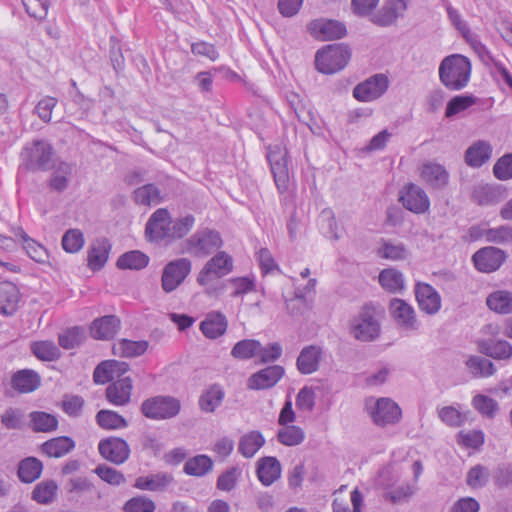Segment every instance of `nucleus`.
Wrapping results in <instances>:
<instances>
[{"instance_id": "obj_1", "label": "nucleus", "mask_w": 512, "mask_h": 512, "mask_svg": "<svg viewBox=\"0 0 512 512\" xmlns=\"http://www.w3.org/2000/svg\"><path fill=\"white\" fill-rule=\"evenodd\" d=\"M470 60L460 54L445 57L439 66V79L449 90L458 91L465 88L470 80Z\"/></svg>"}, {"instance_id": "obj_5", "label": "nucleus", "mask_w": 512, "mask_h": 512, "mask_svg": "<svg viewBox=\"0 0 512 512\" xmlns=\"http://www.w3.org/2000/svg\"><path fill=\"white\" fill-rule=\"evenodd\" d=\"M350 59V51L343 44H332L318 50L315 55L316 69L323 74L342 70Z\"/></svg>"}, {"instance_id": "obj_50", "label": "nucleus", "mask_w": 512, "mask_h": 512, "mask_svg": "<svg viewBox=\"0 0 512 512\" xmlns=\"http://www.w3.org/2000/svg\"><path fill=\"white\" fill-rule=\"evenodd\" d=\"M213 467L212 460L206 455H198L189 459L184 465V472L192 476H203Z\"/></svg>"}, {"instance_id": "obj_11", "label": "nucleus", "mask_w": 512, "mask_h": 512, "mask_svg": "<svg viewBox=\"0 0 512 512\" xmlns=\"http://www.w3.org/2000/svg\"><path fill=\"white\" fill-rule=\"evenodd\" d=\"M399 201L405 209L415 214H424L430 208L426 191L414 183H409L402 188Z\"/></svg>"}, {"instance_id": "obj_46", "label": "nucleus", "mask_w": 512, "mask_h": 512, "mask_svg": "<svg viewBox=\"0 0 512 512\" xmlns=\"http://www.w3.org/2000/svg\"><path fill=\"white\" fill-rule=\"evenodd\" d=\"M305 439L304 430L296 425L283 426L277 432V440L285 446L300 445Z\"/></svg>"}, {"instance_id": "obj_14", "label": "nucleus", "mask_w": 512, "mask_h": 512, "mask_svg": "<svg viewBox=\"0 0 512 512\" xmlns=\"http://www.w3.org/2000/svg\"><path fill=\"white\" fill-rule=\"evenodd\" d=\"M98 451L105 460L115 465L123 464L130 456L128 443L120 437L111 436L101 439L98 444Z\"/></svg>"}, {"instance_id": "obj_18", "label": "nucleus", "mask_w": 512, "mask_h": 512, "mask_svg": "<svg viewBox=\"0 0 512 512\" xmlns=\"http://www.w3.org/2000/svg\"><path fill=\"white\" fill-rule=\"evenodd\" d=\"M170 217L166 209L156 210L146 223V236L154 242L169 240Z\"/></svg>"}, {"instance_id": "obj_27", "label": "nucleus", "mask_w": 512, "mask_h": 512, "mask_svg": "<svg viewBox=\"0 0 512 512\" xmlns=\"http://www.w3.org/2000/svg\"><path fill=\"white\" fill-rule=\"evenodd\" d=\"M323 350L316 345L304 347L298 358L297 368L302 374H312L319 368V363L322 359Z\"/></svg>"}, {"instance_id": "obj_36", "label": "nucleus", "mask_w": 512, "mask_h": 512, "mask_svg": "<svg viewBox=\"0 0 512 512\" xmlns=\"http://www.w3.org/2000/svg\"><path fill=\"white\" fill-rule=\"evenodd\" d=\"M488 308L498 314L512 313V292L507 290H496L486 298Z\"/></svg>"}, {"instance_id": "obj_34", "label": "nucleus", "mask_w": 512, "mask_h": 512, "mask_svg": "<svg viewBox=\"0 0 512 512\" xmlns=\"http://www.w3.org/2000/svg\"><path fill=\"white\" fill-rule=\"evenodd\" d=\"M128 365L116 360H106L98 364L93 372V380L96 384H106L113 380L117 372H125Z\"/></svg>"}, {"instance_id": "obj_2", "label": "nucleus", "mask_w": 512, "mask_h": 512, "mask_svg": "<svg viewBox=\"0 0 512 512\" xmlns=\"http://www.w3.org/2000/svg\"><path fill=\"white\" fill-rule=\"evenodd\" d=\"M23 164L31 171H48L57 161L53 146L46 140L38 139L28 143L21 152Z\"/></svg>"}, {"instance_id": "obj_9", "label": "nucleus", "mask_w": 512, "mask_h": 512, "mask_svg": "<svg viewBox=\"0 0 512 512\" xmlns=\"http://www.w3.org/2000/svg\"><path fill=\"white\" fill-rule=\"evenodd\" d=\"M389 80L384 74H375L357 84L353 96L361 102H371L380 98L388 89Z\"/></svg>"}, {"instance_id": "obj_24", "label": "nucleus", "mask_w": 512, "mask_h": 512, "mask_svg": "<svg viewBox=\"0 0 512 512\" xmlns=\"http://www.w3.org/2000/svg\"><path fill=\"white\" fill-rule=\"evenodd\" d=\"M111 244L107 238L95 239L88 250V267L93 271L101 270L108 261Z\"/></svg>"}, {"instance_id": "obj_12", "label": "nucleus", "mask_w": 512, "mask_h": 512, "mask_svg": "<svg viewBox=\"0 0 512 512\" xmlns=\"http://www.w3.org/2000/svg\"><path fill=\"white\" fill-rule=\"evenodd\" d=\"M370 416L377 426L393 425L401 419V409L390 398H379L369 408Z\"/></svg>"}, {"instance_id": "obj_59", "label": "nucleus", "mask_w": 512, "mask_h": 512, "mask_svg": "<svg viewBox=\"0 0 512 512\" xmlns=\"http://www.w3.org/2000/svg\"><path fill=\"white\" fill-rule=\"evenodd\" d=\"M84 242V235L79 229H69L62 237V247L68 253L80 251Z\"/></svg>"}, {"instance_id": "obj_19", "label": "nucleus", "mask_w": 512, "mask_h": 512, "mask_svg": "<svg viewBox=\"0 0 512 512\" xmlns=\"http://www.w3.org/2000/svg\"><path fill=\"white\" fill-rule=\"evenodd\" d=\"M422 181L432 189L441 190L448 185L449 173L446 168L436 162L427 161L420 167Z\"/></svg>"}, {"instance_id": "obj_25", "label": "nucleus", "mask_w": 512, "mask_h": 512, "mask_svg": "<svg viewBox=\"0 0 512 512\" xmlns=\"http://www.w3.org/2000/svg\"><path fill=\"white\" fill-rule=\"evenodd\" d=\"M228 327V321L224 314L218 311H211L205 315L200 323V330L205 337L217 339L224 335Z\"/></svg>"}, {"instance_id": "obj_57", "label": "nucleus", "mask_w": 512, "mask_h": 512, "mask_svg": "<svg viewBox=\"0 0 512 512\" xmlns=\"http://www.w3.org/2000/svg\"><path fill=\"white\" fill-rule=\"evenodd\" d=\"M195 219L192 215H187L183 218L170 220L169 227V240L179 239L189 233L194 225Z\"/></svg>"}, {"instance_id": "obj_40", "label": "nucleus", "mask_w": 512, "mask_h": 512, "mask_svg": "<svg viewBox=\"0 0 512 512\" xmlns=\"http://www.w3.org/2000/svg\"><path fill=\"white\" fill-rule=\"evenodd\" d=\"M465 365L474 378H487L496 372L493 362L481 356H470Z\"/></svg>"}, {"instance_id": "obj_61", "label": "nucleus", "mask_w": 512, "mask_h": 512, "mask_svg": "<svg viewBox=\"0 0 512 512\" xmlns=\"http://www.w3.org/2000/svg\"><path fill=\"white\" fill-rule=\"evenodd\" d=\"M401 16H403V14L395 10L391 4L387 3L372 16L371 21L378 26L386 27L392 25L397 18Z\"/></svg>"}, {"instance_id": "obj_10", "label": "nucleus", "mask_w": 512, "mask_h": 512, "mask_svg": "<svg viewBox=\"0 0 512 512\" xmlns=\"http://www.w3.org/2000/svg\"><path fill=\"white\" fill-rule=\"evenodd\" d=\"M232 269V257L223 251L218 252L204 265L197 277V282L200 285H206L213 278H221L229 274Z\"/></svg>"}, {"instance_id": "obj_32", "label": "nucleus", "mask_w": 512, "mask_h": 512, "mask_svg": "<svg viewBox=\"0 0 512 512\" xmlns=\"http://www.w3.org/2000/svg\"><path fill=\"white\" fill-rule=\"evenodd\" d=\"M491 154V145L487 141L478 140L465 151V162L470 167L478 168L490 159Z\"/></svg>"}, {"instance_id": "obj_38", "label": "nucleus", "mask_w": 512, "mask_h": 512, "mask_svg": "<svg viewBox=\"0 0 512 512\" xmlns=\"http://www.w3.org/2000/svg\"><path fill=\"white\" fill-rule=\"evenodd\" d=\"M43 464L35 457H27L19 462L18 477L23 483H32L36 481L42 473Z\"/></svg>"}, {"instance_id": "obj_28", "label": "nucleus", "mask_w": 512, "mask_h": 512, "mask_svg": "<svg viewBox=\"0 0 512 512\" xmlns=\"http://www.w3.org/2000/svg\"><path fill=\"white\" fill-rule=\"evenodd\" d=\"M479 351L496 360H508L512 357V345L507 340H482L478 343Z\"/></svg>"}, {"instance_id": "obj_63", "label": "nucleus", "mask_w": 512, "mask_h": 512, "mask_svg": "<svg viewBox=\"0 0 512 512\" xmlns=\"http://www.w3.org/2000/svg\"><path fill=\"white\" fill-rule=\"evenodd\" d=\"M123 510L124 512H154L155 503L145 496H137L128 500Z\"/></svg>"}, {"instance_id": "obj_3", "label": "nucleus", "mask_w": 512, "mask_h": 512, "mask_svg": "<svg viewBox=\"0 0 512 512\" xmlns=\"http://www.w3.org/2000/svg\"><path fill=\"white\" fill-rule=\"evenodd\" d=\"M381 325L376 317L375 308L366 304L349 320V334L361 342H373L378 339Z\"/></svg>"}, {"instance_id": "obj_43", "label": "nucleus", "mask_w": 512, "mask_h": 512, "mask_svg": "<svg viewBox=\"0 0 512 512\" xmlns=\"http://www.w3.org/2000/svg\"><path fill=\"white\" fill-rule=\"evenodd\" d=\"M149 263V257L139 250H132L122 254L117 260L119 269L141 270Z\"/></svg>"}, {"instance_id": "obj_29", "label": "nucleus", "mask_w": 512, "mask_h": 512, "mask_svg": "<svg viewBox=\"0 0 512 512\" xmlns=\"http://www.w3.org/2000/svg\"><path fill=\"white\" fill-rule=\"evenodd\" d=\"M173 482L174 478L171 474L160 472L149 476L138 477L135 481L134 487L140 490L161 492Z\"/></svg>"}, {"instance_id": "obj_47", "label": "nucleus", "mask_w": 512, "mask_h": 512, "mask_svg": "<svg viewBox=\"0 0 512 512\" xmlns=\"http://www.w3.org/2000/svg\"><path fill=\"white\" fill-rule=\"evenodd\" d=\"M261 350V343L254 339H244L237 342L231 350L235 359L246 360L254 357Z\"/></svg>"}, {"instance_id": "obj_4", "label": "nucleus", "mask_w": 512, "mask_h": 512, "mask_svg": "<svg viewBox=\"0 0 512 512\" xmlns=\"http://www.w3.org/2000/svg\"><path fill=\"white\" fill-rule=\"evenodd\" d=\"M181 410V402L170 395H157L145 399L140 406L141 413L151 420H168L176 417Z\"/></svg>"}, {"instance_id": "obj_23", "label": "nucleus", "mask_w": 512, "mask_h": 512, "mask_svg": "<svg viewBox=\"0 0 512 512\" xmlns=\"http://www.w3.org/2000/svg\"><path fill=\"white\" fill-rule=\"evenodd\" d=\"M503 198L504 191L500 185L480 183L473 187L471 193V200L480 206L496 204Z\"/></svg>"}, {"instance_id": "obj_13", "label": "nucleus", "mask_w": 512, "mask_h": 512, "mask_svg": "<svg viewBox=\"0 0 512 512\" xmlns=\"http://www.w3.org/2000/svg\"><path fill=\"white\" fill-rule=\"evenodd\" d=\"M311 36L321 41H330L343 38L346 33V26L337 20L315 19L307 25Z\"/></svg>"}, {"instance_id": "obj_54", "label": "nucleus", "mask_w": 512, "mask_h": 512, "mask_svg": "<svg viewBox=\"0 0 512 512\" xmlns=\"http://www.w3.org/2000/svg\"><path fill=\"white\" fill-rule=\"evenodd\" d=\"M378 255L381 258L389 260H403L407 257L408 251L406 246L401 242L384 241L378 249Z\"/></svg>"}, {"instance_id": "obj_35", "label": "nucleus", "mask_w": 512, "mask_h": 512, "mask_svg": "<svg viewBox=\"0 0 512 512\" xmlns=\"http://www.w3.org/2000/svg\"><path fill=\"white\" fill-rule=\"evenodd\" d=\"M148 348L145 340L132 341L121 339L113 344V354L119 357L132 358L143 355Z\"/></svg>"}, {"instance_id": "obj_52", "label": "nucleus", "mask_w": 512, "mask_h": 512, "mask_svg": "<svg viewBox=\"0 0 512 512\" xmlns=\"http://www.w3.org/2000/svg\"><path fill=\"white\" fill-rule=\"evenodd\" d=\"M135 201L141 205H157L161 202V192L154 184L139 187L134 192Z\"/></svg>"}, {"instance_id": "obj_45", "label": "nucleus", "mask_w": 512, "mask_h": 512, "mask_svg": "<svg viewBox=\"0 0 512 512\" xmlns=\"http://www.w3.org/2000/svg\"><path fill=\"white\" fill-rule=\"evenodd\" d=\"M58 485L54 480H44L38 483L33 491L31 498L39 504H50L56 498Z\"/></svg>"}, {"instance_id": "obj_8", "label": "nucleus", "mask_w": 512, "mask_h": 512, "mask_svg": "<svg viewBox=\"0 0 512 512\" xmlns=\"http://www.w3.org/2000/svg\"><path fill=\"white\" fill-rule=\"evenodd\" d=\"M192 269L188 258H178L169 261L163 268L161 287L166 293L176 290L187 278Z\"/></svg>"}, {"instance_id": "obj_48", "label": "nucleus", "mask_w": 512, "mask_h": 512, "mask_svg": "<svg viewBox=\"0 0 512 512\" xmlns=\"http://www.w3.org/2000/svg\"><path fill=\"white\" fill-rule=\"evenodd\" d=\"M224 392L218 385H213L199 399V406L204 412H213L222 402Z\"/></svg>"}, {"instance_id": "obj_44", "label": "nucleus", "mask_w": 512, "mask_h": 512, "mask_svg": "<svg viewBox=\"0 0 512 512\" xmlns=\"http://www.w3.org/2000/svg\"><path fill=\"white\" fill-rule=\"evenodd\" d=\"M97 424L105 430L123 429L128 426V421L120 414L112 410H100L96 414Z\"/></svg>"}, {"instance_id": "obj_31", "label": "nucleus", "mask_w": 512, "mask_h": 512, "mask_svg": "<svg viewBox=\"0 0 512 512\" xmlns=\"http://www.w3.org/2000/svg\"><path fill=\"white\" fill-rule=\"evenodd\" d=\"M20 299L17 286L9 281L0 282V312L3 315H12Z\"/></svg>"}, {"instance_id": "obj_41", "label": "nucleus", "mask_w": 512, "mask_h": 512, "mask_svg": "<svg viewBox=\"0 0 512 512\" xmlns=\"http://www.w3.org/2000/svg\"><path fill=\"white\" fill-rule=\"evenodd\" d=\"M32 429L35 432H52L58 427V419L55 415L43 412L33 411L29 414Z\"/></svg>"}, {"instance_id": "obj_21", "label": "nucleus", "mask_w": 512, "mask_h": 512, "mask_svg": "<svg viewBox=\"0 0 512 512\" xmlns=\"http://www.w3.org/2000/svg\"><path fill=\"white\" fill-rule=\"evenodd\" d=\"M132 389V379L130 377H121L107 386L105 396L112 405L125 406L131 400Z\"/></svg>"}, {"instance_id": "obj_58", "label": "nucleus", "mask_w": 512, "mask_h": 512, "mask_svg": "<svg viewBox=\"0 0 512 512\" xmlns=\"http://www.w3.org/2000/svg\"><path fill=\"white\" fill-rule=\"evenodd\" d=\"M485 240L490 243L505 244L512 242V226L501 225L483 232Z\"/></svg>"}, {"instance_id": "obj_33", "label": "nucleus", "mask_w": 512, "mask_h": 512, "mask_svg": "<svg viewBox=\"0 0 512 512\" xmlns=\"http://www.w3.org/2000/svg\"><path fill=\"white\" fill-rule=\"evenodd\" d=\"M76 446L75 441L68 436H59L45 441L41 450L48 457L60 458L71 452Z\"/></svg>"}, {"instance_id": "obj_16", "label": "nucleus", "mask_w": 512, "mask_h": 512, "mask_svg": "<svg viewBox=\"0 0 512 512\" xmlns=\"http://www.w3.org/2000/svg\"><path fill=\"white\" fill-rule=\"evenodd\" d=\"M505 259V252L492 246L478 250L472 257L476 269L484 273H491L498 270Z\"/></svg>"}, {"instance_id": "obj_37", "label": "nucleus", "mask_w": 512, "mask_h": 512, "mask_svg": "<svg viewBox=\"0 0 512 512\" xmlns=\"http://www.w3.org/2000/svg\"><path fill=\"white\" fill-rule=\"evenodd\" d=\"M264 444L265 438L260 431H250L240 438L238 452L245 458H252Z\"/></svg>"}, {"instance_id": "obj_20", "label": "nucleus", "mask_w": 512, "mask_h": 512, "mask_svg": "<svg viewBox=\"0 0 512 512\" xmlns=\"http://www.w3.org/2000/svg\"><path fill=\"white\" fill-rule=\"evenodd\" d=\"M415 296L421 311L435 315L441 308V297L434 287L427 283H417Z\"/></svg>"}, {"instance_id": "obj_60", "label": "nucleus", "mask_w": 512, "mask_h": 512, "mask_svg": "<svg viewBox=\"0 0 512 512\" xmlns=\"http://www.w3.org/2000/svg\"><path fill=\"white\" fill-rule=\"evenodd\" d=\"M490 478V472L488 468L482 465H476L472 467L466 477V483L468 486L474 489L484 487Z\"/></svg>"}, {"instance_id": "obj_49", "label": "nucleus", "mask_w": 512, "mask_h": 512, "mask_svg": "<svg viewBox=\"0 0 512 512\" xmlns=\"http://www.w3.org/2000/svg\"><path fill=\"white\" fill-rule=\"evenodd\" d=\"M379 282L384 289L390 292H399L404 288L402 273L392 268L380 272Z\"/></svg>"}, {"instance_id": "obj_39", "label": "nucleus", "mask_w": 512, "mask_h": 512, "mask_svg": "<svg viewBox=\"0 0 512 512\" xmlns=\"http://www.w3.org/2000/svg\"><path fill=\"white\" fill-rule=\"evenodd\" d=\"M52 169L54 171L51 175L49 186L52 190L61 192L68 186L69 179L73 172V165L64 161H56Z\"/></svg>"}, {"instance_id": "obj_51", "label": "nucleus", "mask_w": 512, "mask_h": 512, "mask_svg": "<svg viewBox=\"0 0 512 512\" xmlns=\"http://www.w3.org/2000/svg\"><path fill=\"white\" fill-rule=\"evenodd\" d=\"M84 339L85 329L80 326L69 328L58 336L59 345L67 350L78 347Z\"/></svg>"}, {"instance_id": "obj_6", "label": "nucleus", "mask_w": 512, "mask_h": 512, "mask_svg": "<svg viewBox=\"0 0 512 512\" xmlns=\"http://www.w3.org/2000/svg\"><path fill=\"white\" fill-rule=\"evenodd\" d=\"M222 244L219 232L205 228L198 230L184 242L183 252L195 257H205L218 250Z\"/></svg>"}, {"instance_id": "obj_56", "label": "nucleus", "mask_w": 512, "mask_h": 512, "mask_svg": "<svg viewBox=\"0 0 512 512\" xmlns=\"http://www.w3.org/2000/svg\"><path fill=\"white\" fill-rule=\"evenodd\" d=\"M476 101V97L472 95L455 96L447 103L445 116L448 118L453 117L474 105Z\"/></svg>"}, {"instance_id": "obj_17", "label": "nucleus", "mask_w": 512, "mask_h": 512, "mask_svg": "<svg viewBox=\"0 0 512 512\" xmlns=\"http://www.w3.org/2000/svg\"><path fill=\"white\" fill-rule=\"evenodd\" d=\"M284 368L280 365L268 366L252 374L247 381L250 390H265L274 387L284 375Z\"/></svg>"}, {"instance_id": "obj_62", "label": "nucleus", "mask_w": 512, "mask_h": 512, "mask_svg": "<svg viewBox=\"0 0 512 512\" xmlns=\"http://www.w3.org/2000/svg\"><path fill=\"white\" fill-rule=\"evenodd\" d=\"M416 491V487L411 484H403L396 487L395 489L389 490L384 493L383 497L385 500L398 504L408 500Z\"/></svg>"}, {"instance_id": "obj_30", "label": "nucleus", "mask_w": 512, "mask_h": 512, "mask_svg": "<svg viewBox=\"0 0 512 512\" xmlns=\"http://www.w3.org/2000/svg\"><path fill=\"white\" fill-rule=\"evenodd\" d=\"M281 475V464L275 457H263L257 463V476L259 481L270 486Z\"/></svg>"}, {"instance_id": "obj_55", "label": "nucleus", "mask_w": 512, "mask_h": 512, "mask_svg": "<svg viewBox=\"0 0 512 512\" xmlns=\"http://www.w3.org/2000/svg\"><path fill=\"white\" fill-rule=\"evenodd\" d=\"M101 480L112 486H120L126 482L124 474L112 467L105 464H100L94 469Z\"/></svg>"}, {"instance_id": "obj_15", "label": "nucleus", "mask_w": 512, "mask_h": 512, "mask_svg": "<svg viewBox=\"0 0 512 512\" xmlns=\"http://www.w3.org/2000/svg\"><path fill=\"white\" fill-rule=\"evenodd\" d=\"M389 310L392 318L399 327L407 331L419 328V322L414 308L406 301L394 298L390 301Z\"/></svg>"}, {"instance_id": "obj_26", "label": "nucleus", "mask_w": 512, "mask_h": 512, "mask_svg": "<svg viewBox=\"0 0 512 512\" xmlns=\"http://www.w3.org/2000/svg\"><path fill=\"white\" fill-rule=\"evenodd\" d=\"M40 375L31 369L19 370L11 378V386L18 393H31L39 388Z\"/></svg>"}, {"instance_id": "obj_42", "label": "nucleus", "mask_w": 512, "mask_h": 512, "mask_svg": "<svg viewBox=\"0 0 512 512\" xmlns=\"http://www.w3.org/2000/svg\"><path fill=\"white\" fill-rule=\"evenodd\" d=\"M30 349L33 355L41 361H55L61 356L58 346L50 340L35 341L31 343Z\"/></svg>"}, {"instance_id": "obj_64", "label": "nucleus", "mask_w": 512, "mask_h": 512, "mask_svg": "<svg viewBox=\"0 0 512 512\" xmlns=\"http://www.w3.org/2000/svg\"><path fill=\"white\" fill-rule=\"evenodd\" d=\"M494 176L502 181L512 179V153L500 157L493 167Z\"/></svg>"}, {"instance_id": "obj_7", "label": "nucleus", "mask_w": 512, "mask_h": 512, "mask_svg": "<svg viewBox=\"0 0 512 512\" xmlns=\"http://www.w3.org/2000/svg\"><path fill=\"white\" fill-rule=\"evenodd\" d=\"M267 159L278 191L282 194L289 188L290 173L288 152L285 147L276 144L268 147Z\"/></svg>"}, {"instance_id": "obj_53", "label": "nucleus", "mask_w": 512, "mask_h": 512, "mask_svg": "<svg viewBox=\"0 0 512 512\" xmlns=\"http://www.w3.org/2000/svg\"><path fill=\"white\" fill-rule=\"evenodd\" d=\"M22 238L24 248L31 259L38 263H43L48 258L47 250L39 243L31 239L24 230L19 229L17 234Z\"/></svg>"}, {"instance_id": "obj_22", "label": "nucleus", "mask_w": 512, "mask_h": 512, "mask_svg": "<svg viewBox=\"0 0 512 512\" xmlns=\"http://www.w3.org/2000/svg\"><path fill=\"white\" fill-rule=\"evenodd\" d=\"M120 327L121 321L116 315H105L92 321L90 334L96 340H111Z\"/></svg>"}]
</instances>
